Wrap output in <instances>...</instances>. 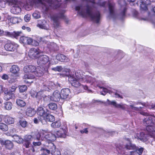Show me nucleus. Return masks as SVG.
Here are the masks:
<instances>
[{"instance_id": "f257e3e1", "label": "nucleus", "mask_w": 155, "mask_h": 155, "mask_svg": "<svg viewBox=\"0 0 155 155\" xmlns=\"http://www.w3.org/2000/svg\"><path fill=\"white\" fill-rule=\"evenodd\" d=\"M28 3L31 5L39 4L41 5L43 12L47 14L51 8H56L60 6L59 2L61 0H26ZM74 0H65L66 1H71Z\"/></svg>"}, {"instance_id": "f03ea898", "label": "nucleus", "mask_w": 155, "mask_h": 155, "mask_svg": "<svg viewBox=\"0 0 155 155\" xmlns=\"http://www.w3.org/2000/svg\"><path fill=\"white\" fill-rule=\"evenodd\" d=\"M140 114L147 116L143 120V124L146 127V129L148 134L151 136L155 135V117L148 116V113L141 112Z\"/></svg>"}, {"instance_id": "7ed1b4c3", "label": "nucleus", "mask_w": 155, "mask_h": 155, "mask_svg": "<svg viewBox=\"0 0 155 155\" xmlns=\"http://www.w3.org/2000/svg\"><path fill=\"white\" fill-rule=\"evenodd\" d=\"M120 2H123V3L121 4L119 2L120 4L123 5L124 6L123 7V10L120 14L117 15L115 12L114 9V5L113 4L109 3L108 4L109 10V17L110 18L115 19L118 18L120 19H122L125 16V13L127 10V8L125 6L126 5V2L124 0H120Z\"/></svg>"}, {"instance_id": "20e7f679", "label": "nucleus", "mask_w": 155, "mask_h": 155, "mask_svg": "<svg viewBox=\"0 0 155 155\" xmlns=\"http://www.w3.org/2000/svg\"><path fill=\"white\" fill-rule=\"evenodd\" d=\"M77 72V71L75 72L74 74L70 75L69 77L68 81L73 86L78 88L81 91L88 90V87L87 86L83 85L81 84L80 82H81V81L78 78L76 75Z\"/></svg>"}, {"instance_id": "39448f33", "label": "nucleus", "mask_w": 155, "mask_h": 155, "mask_svg": "<svg viewBox=\"0 0 155 155\" xmlns=\"http://www.w3.org/2000/svg\"><path fill=\"white\" fill-rule=\"evenodd\" d=\"M4 2H8L10 5L12 6L11 9V12L14 14H18L21 11L20 7L19 2L17 0H3Z\"/></svg>"}, {"instance_id": "423d86ee", "label": "nucleus", "mask_w": 155, "mask_h": 155, "mask_svg": "<svg viewBox=\"0 0 155 155\" xmlns=\"http://www.w3.org/2000/svg\"><path fill=\"white\" fill-rule=\"evenodd\" d=\"M76 74L77 78L81 81V82L94 83L96 81L95 78L89 75H85L81 71H78Z\"/></svg>"}, {"instance_id": "0eeeda50", "label": "nucleus", "mask_w": 155, "mask_h": 155, "mask_svg": "<svg viewBox=\"0 0 155 155\" xmlns=\"http://www.w3.org/2000/svg\"><path fill=\"white\" fill-rule=\"evenodd\" d=\"M41 135L39 133L36 134L35 135L32 136L31 135H26L24 137L23 141L25 142V145L26 148H28L29 147L31 141L33 140H40V137Z\"/></svg>"}, {"instance_id": "6e6552de", "label": "nucleus", "mask_w": 155, "mask_h": 155, "mask_svg": "<svg viewBox=\"0 0 155 155\" xmlns=\"http://www.w3.org/2000/svg\"><path fill=\"white\" fill-rule=\"evenodd\" d=\"M40 134L41 135V137L42 136V137L45 139L51 141H53L56 140V137L54 134H53L50 132H48L45 130H42Z\"/></svg>"}, {"instance_id": "1a4fd4ad", "label": "nucleus", "mask_w": 155, "mask_h": 155, "mask_svg": "<svg viewBox=\"0 0 155 155\" xmlns=\"http://www.w3.org/2000/svg\"><path fill=\"white\" fill-rule=\"evenodd\" d=\"M20 41L24 44L34 46H37L39 45V43L37 41L33 40L32 38L28 37H21L20 39Z\"/></svg>"}, {"instance_id": "9d476101", "label": "nucleus", "mask_w": 155, "mask_h": 155, "mask_svg": "<svg viewBox=\"0 0 155 155\" xmlns=\"http://www.w3.org/2000/svg\"><path fill=\"white\" fill-rule=\"evenodd\" d=\"M125 147L129 150H136L133 153L134 155H136L137 153H138V155H140L143 152V148H139L137 147L135 145L131 143L130 142L126 144L125 146Z\"/></svg>"}, {"instance_id": "9b49d317", "label": "nucleus", "mask_w": 155, "mask_h": 155, "mask_svg": "<svg viewBox=\"0 0 155 155\" xmlns=\"http://www.w3.org/2000/svg\"><path fill=\"white\" fill-rule=\"evenodd\" d=\"M65 17L63 13H60L52 15L51 17V19L53 21L54 25L55 27L57 28L59 25V19L60 18L65 19Z\"/></svg>"}, {"instance_id": "f8f14e48", "label": "nucleus", "mask_w": 155, "mask_h": 155, "mask_svg": "<svg viewBox=\"0 0 155 155\" xmlns=\"http://www.w3.org/2000/svg\"><path fill=\"white\" fill-rule=\"evenodd\" d=\"M37 63L40 66L45 65L47 63L50 64L49 58L46 55H42L40 56L38 59Z\"/></svg>"}, {"instance_id": "ddd939ff", "label": "nucleus", "mask_w": 155, "mask_h": 155, "mask_svg": "<svg viewBox=\"0 0 155 155\" xmlns=\"http://www.w3.org/2000/svg\"><path fill=\"white\" fill-rule=\"evenodd\" d=\"M18 45L14 42H8L4 46L5 49L10 51H13L16 50L18 48Z\"/></svg>"}, {"instance_id": "4468645a", "label": "nucleus", "mask_w": 155, "mask_h": 155, "mask_svg": "<svg viewBox=\"0 0 155 155\" xmlns=\"http://www.w3.org/2000/svg\"><path fill=\"white\" fill-rule=\"evenodd\" d=\"M29 68L30 71V73L25 75L23 78L25 79H32L35 78V76L34 74L36 69V68L34 66L30 65Z\"/></svg>"}, {"instance_id": "2eb2a0df", "label": "nucleus", "mask_w": 155, "mask_h": 155, "mask_svg": "<svg viewBox=\"0 0 155 155\" xmlns=\"http://www.w3.org/2000/svg\"><path fill=\"white\" fill-rule=\"evenodd\" d=\"M47 110L43 107H39L37 109L36 113L39 116L43 119H45V116L47 115Z\"/></svg>"}, {"instance_id": "dca6fc26", "label": "nucleus", "mask_w": 155, "mask_h": 155, "mask_svg": "<svg viewBox=\"0 0 155 155\" xmlns=\"http://www.w3.org/2000/svg\"><path fill=\"white\" fill-rule=\"evenodd\" d=\"M67 128L66 126H62V128L57 131L55 134L57 137H65L67 133Z\"/></svg>"}, {"instance_id": "f3484780", "label": "nucleus", "mask_w": 155, "mask_h": 155, "mask_svg": "<svg viewBox=\"0 0 155 155\" xmlns=\"http://www.w3.org/2000/svg\"><path fill=\"white\" fill-rule=\"evenodd\" d=\"M61 99H65L70 97V90L68 88L62 89L61 92Z\"/></svg>"}, {"instance_id": "a211bd4d", "label": "nucleus", "mask_w": 155, "mask_h": 155, "mask_svg": "<svg viewBox=\"0 0 155 155\" xmlns=\"http://www.w3.org/2000/svg\"><path fill=\"white\" fill-rule=\"evenodd\" d=\"M3 91L5 94L4 98L5 100L8 101L15 97V94L10 92L7 88H4Z\"/></svg>"}, {"instance_id": "6ab92c4d", "label": "nucleus", "mask_w": 155, "mask_h": 155, "mask_svg": "<svg viewBox=\"0 0 155 155\" xmlns=\"http://www.w3.org/2000/svg\"><path fill=\"white\" fill-rule=\"evenodd\" d=\"M61 98V93L57 90L53 92V95L50 97L51 100L55 101H59Z\"/></svg>"}, {"instance_id": "aec40b11", "label": "nucleus", "mask_w": 155, "mask_h": 155, "mask_svg": "<svg viewBox=\"0 0 155 155\" xmlns=\"http://www.w3.org/2000/svg\"><path fill=\"white\" fill-rule=\"evenodd\" d=\"M40 52L39 51L36 49L31 48L30 50L28 55L31 58H36L38 57Z\"/></svg>"}, {"instance_id": "412c9836", "label": "nucleus", "mask_w": 155, "mask_h": 155, "mask_svg": "<svg viewBox=\"0 0 155 155\" xmlns=\"http://www.w3.org/2000/svg\"><path fill=\"white\" fill-rule=\"evenodd\" d=\"M107 101H108V104H110L114 106L115 107L120 108L123 110H125L126 108V105L122 103L120 104H117L115 101H110L108 99H107Z\"/></svg>"}, {"instance_id": "4be33fe9", "label": "nucleus", "mask_w": 155, "mask_h": 155, "mask_svg": "<svg viewBox=\"0 0 155 155\" xmlns=\"http://www.w3.org/2000/svg\"><path fill=\"white\" fill-rule=\"evenodd\" d=\"M52 155H61V153L58 149H56L55 146L52 143H50V148Z\"/></svg>"}, {"instance_id": "5701e85b", "label": "nucleus", "mask_w": 155, "mask_h": 155, "mask_svg": "<svg viewBox=\"0 0 155 155\" xmlns=\"http://www.w3.org/2000/svg\"><path fill=\"white\" fill-rule=\"evenodd\" d=\"M135 138L140 139L143 142L146 141L148 139L147 135L145 134L143 132H140V134H137L136 137H135Z\"/></svg>"}, {"instance_id": "b1692460", "label": "nucleus", "mask_w": 155, "mask_h": 155, "mask_svg": "<svg viewBox=\"0 0 155 155\" xmlns=\"http://www.w3.org/2000/svg\"><path fill=\"white\" fill-rule=\"evenodd\" d=\"M141 104L143 106H145L147 107V105L145 103H142L140 102H134L133 104H130L129 105V107H130V108L133 110L136 111H140V109L142 108L141 107H137L134 106V105L135 104Z\"/></svg>"}, {"instance_id": "393cba45", "label": "nucleus", "mask_w": 155, "mask_h": 155, "mask_svg": "<svg viewBox=\"0 0 155 155\" xmlns=\"http://www.w3.org/2000/svg\"><path fill=\"white\" fill-rule=\"evenodd\" d=\"M56 58L61 62H68L69 61V59L67 57L62 54H58L56 56Z\"/></svg>"}, {"instance_id": "a878e982", "label": "nucleus", "mask_w": 155, "mask_h": 155, "mask_svg": "<svg viewBox=\"0 0 155 155\" xmlns=\"http://www.w3.org/2000/svg\"><path fill=\"white\" fill-rule=\"evenodd\" d=\"M37 26L41 29L45 30L48 29L49 28L48 25L45 21H43L41 23L38 24Z\"/></svg>"}, {"instance_id": "bb28decb", "label": "nucleus", "mask_w": 155, "mask_h": 155, "mask_svg": "<svg viewBox=\"0 0 155 155\" xmlns=\"http://www.w3.org/2000/svg\"><path fill=\"white\" fill-rule=\"evenodd\" d=\"M19 70V68L18 66L15 65H12L10 69V72L15 74H18Z\"/></svg>"}, {"instance_id": "cd10ccee", "label": "nucleus", "mask_w": 155, "mask_h": 155, "mask_svg": "<svg viewBox=\"0 0 155 155\" xmlns=\"http://www.w3.org/2000/svg\"><path fill=\"white\" fill-rule=\"evenodd\" d=\"M12 137L13 138L12 140L20 144L22 143L23 142V139L17 135H12Z\"/></svg>"}, {"instance_id": "c85d7f7f", "label": "nucleus", "mask_w": 155, "mask_h": 155, "mask_svg": "<svg viewBox=\"0 0 155 155\" xmlns=\"http://www.w3.org/2000/svg\"><path fill=\"white\" fill-rule=\"evenodd\" d=\"M41 67H38L37 68L34 72V74L37 77H41L43 74L44 71L41 70Z\"/></svg>"}, {"instance_id": "c756f323", "label": "nucleus", "mask_w": 155, "mask_h": 155, "mask_svg": "<svg viewBox=\"0 0 155 155\" xmlns=\"http://www.w3.org/2000/svg\"><path fill=\"white\" fill-rule=\"evenodd\" d=\"M26 113L28 116L32 117L35 115L36 111L34 108L29 107L27 109Z\"/></svg>"}, {"instance_id": "7c9ffc66", "label": "nucleus", "mask_w": 155, "mask_h": 155, "mask_svg": "<svg viewBox=\"0 0 155 155\" xmlns=\"http://www.w3.org/2000/svg\"><path fill=\"white\" fill-rule=\"evenodd\" d=\"M33 121L35 124H39L40 122H41L42 124H46V120L45 119H43L41 118V117L38 116L37 117L35 118Z\"/></svg>"}, {"instance_id": "2f4dec72", "label": "nucleus", "mask_w": 155, "mask_h": 155, "mask_svg": "<svg viewBox=\"0 0 155 155\" xmlns=\"http://www.w3.org/2000/svg\"><path fill=\"white\" fill-rule=\"evenodd\" d=\"M47 86L50 88V90L51 89H54L58 86L59 87L60 86L59 84L57 83L56 84H55L54 82H49L47 83Z\"/></svg>"}, {"instance_id": "473e14b6", "label": "nucleus", "mask_w": 155, "mask_h": 155, "mask_svg": "<svg viewBox=\"0 0 155 155\" xmlns=\"http://www.w3.org/2000/svg\"><path fill=\"white\" fill-rule=\"evenodd\" d=\"M4 144L5 147L9 149H11L13 146L12 143L9 140H6L5 141Z\"/></svg>"}, {"instance_id": "72a5a7b5", "label": "nucleus", "mask_w": 155, "mask_h": 155, "mask_svg": "<svg viewBox=\"0 0 155 155\" xmlns=\"http://www.w3.org/2000/svg\"><path fill=\"white\" fill-rule=\"evenodd\" d=\"M5 121L6 123L8 124H12L14 122V119L8 116H6L5 118Z\"/></svg>"}, {"instance_id": "f704fd0d", "label": "nucleus", "mask_w": 155, "mask_h": 155, "mask_svg": "<svg viewBox=\"0 0 155 155\" xmlns=\"http://www.w3.org/2000/svg\"><path fill=\"white\" fill-rule=\"evenodd\" d=\"M70 71L69 69H65L62 71V73H60V75L63 77L68 76L69 77L71 75H70Z\"/></svg>"}, {"instance_id": "c9c22d12", "label": "nucleus", "mask_w": 155, "mask_h": 155, "mask_svg": "<svg viewBox=\"0 0 155 155\" xmlns=\"http://www.w3.org/2000/svg\"><path fill=\"white\" fill-rule=\"evenodd\" d=\"M45 117L46 123H47V121L53 122L55 120L54 117L53 115L48 114L47 113Z\"/></svg>"}, {"instance_id": "e433bc0d", "label": "nucleus", "mask_w": 155, "mask_h": 155, "mask_svg": "<svg viewBox=\"0 0 155 155\" xmlns=\"http://www.w3.org/2000/svg\"><path fill=\"white\" fill-rule=\"evenodd\" d=\"M40 138V140H33L34 141L33 142V144L34 146H39L41 144V141L44 140V138H42L41 136Z\"/></svg>"}, {"instance_id": "4c0bfd02", "label": "nucleus", "mask_w": 155, "mask_h": 155, "mask_svg": "<svg viewBox=\"0 0 155 155\" xmlns=\"http://www.w3.org/2000/svg\"><path fill=\"white\" fill-rule=\"evenodd\" d=\"M50 148V143L49 144V145L48 147V148H43L41 149V150L43 152L44 154L46 155L47 154H49L51 153V150Z\"/></svg>"}, {"instance_id": "58836bf2", "label": "nucleus", "mask_w": 155, "mask_h": 155, "mask_svg": "<svg viewBox=\"0 0 155 155\" xmlns=\"http://www.w3.org/2000/svg\"><path fill=\"white\" fill-rule=\"evenodd\" d=\"M100 87L102 89V91L100 92L101 95H105L107 93H109L110 94H111L112 93V91L109 90L106 88Z\"/></svg>"}, {"instance_id": "ea45409f", "label": "nucleus", "mask_w": 155, "mask_h": 155, "mask_svg": "<svg viewBox=\"0 0 155 155\" xmlns=\"http://www.w3.org/2000/svg\"><path fill=\"white\" fill-rule=\"evenodd\" d=\"M61 125V122L60 120H58L52 123L51 126L54 128H57L60 127Z\"/></svg>"}, {"instance_id": "a19ab883", "label": "nucleus", "mask_w": 155, "mask_h": 155, "mask_svg": "<svg viewBox=\"0 0 155 155\" xmlns=\"http://www.w3.org/2000/svg\"><path fill=\"white\" fill-rule=\"evenodd\" d=\"M18 124V125H21L23 128L25 127L28 125L27 122L24 120H20Z\"/></svg>"}, {"instance_id": "79ce46f5", "label": "nucleus", "mask_w": 155, "mask_h": 155, "mask_svg": "<svg viewBox=\"0 0 155 155\" xmlns=\"http://www.w3.org/2000/svg\"><path fill=\"white\" fill-rule=\"evenodd\" d=\"M11 20L12 23L14 24L18 23L21 21V20L20 18L16 17L11 18Z\"/></svg>"}, {"instance_id": "37998d69", "label": "nucleus", "mask_w": 155, "mask_h": 155, "mask_svg": "<svg viewBox=\"0 0 155 155\" xmlns=\"http://www.w3.org/2000/svg\"><path fill=\"white\" fill-rule=\"evenodd\" d=\"M5 108L8 110H11L12 107V104L11 102H7L4 104Z\"/></svg>"}, {"instance_id": "c03bdc74", "label": "nucleus", "mask_w": 155, "mask_h": 155, "mask_svg": "<svg viewBox=\"0 0 155 155\" xmlns=\"http://www.w3.org/2000/svg\"><path fill=\"white\" fill-rule=\"evenodd\" d=\"M16 102L17 104L21 107H24L26 105L25 102L21 100L17 99Z\"/></svg>"}, {"instance_id": "a18cd8bd", "label": "nucleus", "mask_w": 155, "mask_h": 155, "mask_svg": "<svg viewBox=\"0 0 155 155\" xmlns=\"http://www.w3.org/2000/svg\"><path fill=\"white\" fill-rule=\"evenodd\" d=\"M44 94L43 93V91L41 90L38 92H37V94L36 98L38 100L40 99L42 97H44Z\"/></svg>"}, {"instance_id": "49530a36", "label": "nucleus", "mask_w": 155, "mask_h": 155, "mask_svg": "<svg viewBox=\"0 0 155 155\" xmlns=\"http://www.w3.org/2000/svg\"><path fill=\"white\" fill-rule=\"evenodd\" d=\"M49 108L51 110H55L57 108V106L55 103H51L48 105Z\"/></svg>"}, {"instance_id": "de8ad7c7", "label": "nucleus", "mask_w": 155, "mask_h": 155, "mask_svg": "<svg viewBox=\"0 0 155 155\" xmlns=\"http://www.w3.org/2000/svg\"><path fill=\"white\" fill-rule=\"evenodd\" d=\"M0 129L3 131H6L8 130L7 126L4 124L0 123Z\"/></svg>"}, {"instance_id": "09e8293b", "label": "nucleus", "mask_w": 155, "mask_h": 155, "mask_svg": "<svg viewBox=\"0 0 155 155\" xmlns=\"http://www.w3.org/2000/svg\"><path fill=\"white\" fill-rule=\"evenodd\" d=\"M32 16L35 19H38L40 18V13L38 11H35L32 14Z\"/></svg>"}, {"instance_id": "8fccbe9b", "label": "nucleus", "mask_w": 155, "mask_h": 155, "mask_svg": "<svg viewBox=\"0 0 155 155\" xmlns=\"http://www.w3.org/2000/svg\"><path fill=\"white\" fill-rule=\"evenodd\" d=\"M74 153L73 151L70 149L66 150L64 152V155H72Z\"/></svg>"}, {"instance_id": "3c124183", "label": "nucleus", "mask_w": 155, "mask_h": 155, "mask_svg": "<svg viewBox=\"0 0 155 155\" xmlns=\"http://www.w3.org/2000/svg\"><path fill=\"white\" fill-rule=\"evenodd\" d=\"M27 89V86L25 85L20 86L19 87V91L21 92H23L25 91Z\"/></svg>"}, {"instance_id": "603ef678", "label": "nucleus", "mask_w": 155, "mask_h": 155, "mask_svg": "<svg viewBox=\"0 0 155 155\" xmlns=\"http://www.w3.org/2000/svg\"><path fill=\"white\" fill-rule=\"evenodd\" d=\"M52 70L55 71H58L60 72L62 70V68L61 66H58L56 67H54L52 68Z\"/></svg>"}, {"instance_id": "864d4df0", "label": "nucleus", "mask_w": 155, "mask_h": 155, "mask_svg": "<svg viewBox=\"0 0 155 155\" xmlns=\"http://www.w3.org/2000/svg\"><path fill=\"white\" fill-rule=\"evenodd\" d=\"M31 18V15L30 14H27L24 17V20L26 22H28Z\"/></svg>"}, {"instance_id": "5fc2aeb1", "label": "nucleus", "mask_w": 155, "mask_h": 155, "mask_svg": "<svg viewBox=\"0 0 155 155\" xmlns=\"http://www.w3.org/2000/svg\"><path fill=\"white\" fill-rule=\"evenodd\" d=\"M17 85H13L11 87V89L10 90H8L10 91V92L12 93L13 92H15L16 89L17 88Z\"/></svg>"}, {"instance_id": "6e6d98bb", "label": "nucleus", "mask_w": 155, "mask_h": 155, "mask_svg": "<svg viewBox=\"0 0 155 155\" xmlns=\"http://www.w3.org/2000/svg\"><path fill=\"white\" fill-rule=\"evenodd\" d=\"M30 65L25 66L24 68V70L25 73H29L30 71Z\"/></svg>"}, {"instance_id": "4d7b16f0", "label": "nucleus", "mask_w": 155, "mask_h": 155, "mask_svg": "<svg viewBox=\"0 0 155 155\" xmlns=\"http://www.w3.org/2000/svg\"><path fill=\"white\" fill-rule=\"evenodd\" d=\"M31 96L33 98H36L37 94V92L34 90L31 91Z\"/></svg>"}, {"instance_id": "13d9d810", "label": "nucleus", "mask_w": 155, "mask_h": 155, "mask_svg": "<svg viewBox=\"0 0 155 155\" xmlns=\"http://www.w3.org/2000/svg\"><path fill=\"white\" fill-rule=\"evenodd\" d=\"M106 2H104L102 0H100L98 2V5L101 6H104L105 5Z\"/></svg>"}, {"instance_id": "bf43d9fd", "label": "nucleus", "mask_w": 155, "mask_h": 155, "mask_svg": "<svg viewBox=\"0 0 155 155\" xmlns=\"http://www.w3.org/2000/svg\"><path fill=\"white\" fill-rule=\"evenodd\" d=\"M21 33V32L18 31H14L12 33V34L13 35L15 38H16V37L19 35Z\"/></svg>"}, {"instance_id": "052dcab7", "label": "nucleus", "mask_w": 155, "mask_h": 155, "mask_svg": "<svg viewBox=\"0 0 155 155\" xmlns=\"http://www.w3.org/2000/svg\"><path fill=\"white\" fill-rule=\"evenodd\" d=\"M147 107L150 109H155V104H147Z\"/></svg>"}, {"instance_id": "680f3d73", "label": "nucleus", "mask_w": 155, "mask_h": 155, "mask_svg": "<svg viewBox=\"0 0 155 155\" xmlns=\"http://www.w3.org/2000/svg\"><path fill=\"white\" fill-rule=\"evenodd\" d=\"M43 90L42 91L44 90L45 91H48L50 90V88L47 86V84H44L43 86Z\"/></svg>"}, {"instance_id": "e2e57ef3", "label": "nucleus", "mask_w": 155, "mask_h": 155, "mask_svg": "<svg viewBox=\"0 0 155 155\" xmlns=\"http://www.w3.org/2000/svg\"><path fill=\"white\" fill-rule=\"evenodd\" d=\"M116 149L117 150H121L123 149V146L120 144L117 145L116 146Z\"/></svg>"}, {"instance_id": "0e129e2a", "label": "nucleus", "mask_w": 155, "mask_h": 155, "mask_svg": "<svg viewBox=\"0 0 155 155\" xmlns=\"http://www.w3.org/2000/svg\"><path fill=\"white\" fill-rule=\"evenodd\" d=\"M2 78L4 80H6L8 79V76L6 74H4L2 77Z\"/></svg>"}, {"instance_id": "69168bd1", "label": "nucleus", "mask_w": 155, "mask_h": 155, "mask_svg": "<svg viewBox=\"0 0 155 155\" xmlns=\"http://www.w3.org/2000/svg\"><path fill=\"white\" fill-rule=\"evenodd\" d=\"M114 95H115V97H116L120 98H123L122 96L120 95L117 94V93H115Z\"/></svg>"}, {"instance_id": "338daca9", "label": "nucleus", "mask_w": 155, "mask_h": 155, "mask_svg": "<svg viewBox=\"0 0 155 155\" xmlns=\"http://www.w3.org/2000/svg\"><path fill=\"white\" fill-rule=\"evenodd\" d=\"M80 132L82 134H83L84 133H85L87 134L88 133V130H87V129L85 128L83 130H81Z\"/></svg>"}, {"instance_id": "774afa93", "label": "nucleus", "mask_w": 155, "mask_h": 155, "mask_svg": "<svg viewBox=\"0 0 155 155\" xmlns=\"http://www.w3.org/2000/svg\"><path fill=\"white\" fill-rule=\"evenodd\" d=\"M10 155H20L18 152H14L12 153Z\"/></svg>"}]
</instances>
